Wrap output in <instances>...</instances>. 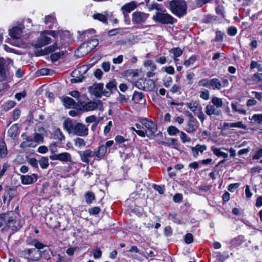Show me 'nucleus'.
Wrapping results in <instances>:
<instances>
[{"label":"nucleus","mask_w":262,"mask_h":262,"mask_svg":"<svg viewBox=\"0 0 262 262\" xmlns=\"http://www.w3.org/2000/svg\"><path fill=\"white\" fill-rule=\"evenodd\" d=\"M28 245H33L35 248L31 249H27L21 252L22 256L28 261H37L41 258V251L43 248L47 246L39 242L37 239H34L32 242H28Z\"/></svg>","instance_id":"1"},{"label":"nucleus","mask_w":262,"mask_h":262,"mask_svg":"<svg viewBox=\"0 0 262 262\" xmlns=\"http://www.w3.org/2000/svg\"><path fill=\"white\" fill-rule=\"evenodd\" d=\"M63 128L70 134L85 137L88 135V128L83 124L73 122L71 119H66L63 123Z\"/></svg>","instance_id":"2"},{"label":"nucleus","mask_w":262,"mask_h":262,"mask_svg":"<svg viewBox=\"0 0 262 262\" xmlns=\"http://www.w3.org/2000/svg\"><path fill=\"white\" fill-rule=\"evenodd\" d=\"M165 6L171 13L179 17L184 16L187 13V5L184 0H171L164 3Z\"/></svg>","instance_id":"3"},{"label":"nucleus","mask_w":262,"mask_h":262,"mask_svg":"<svg viewBox=\"0 0 262 262\" xmlns=\"http://www.w3.org/2000/svg\"><path fill=\"white\" fill-rule=\"evenodd\" d=\"M57 34V37L59 36L60 41L59 42L58 39L56 40L55 42L45 49L46 53H50L60 49L61 47L64 44V40L66 39L70 38V32L68 31H56Z\"/></svg>","instance_id":"4"},{"label":"nucleus","mask_w":262,"mask_h":262,"mask_svg":"<svg viewBox=\"0 0 262 262\" xmlns=\"http://www.w3.org/2000/svg\"><path fill=\"white\" fill-rule=\"evenodd\" d=\"M5 220L7 227L13 231H18L22 227L19 219L14 212L7 213Z\"/></svg>","instance_id":"5"},{"label":"nucleus","mask_w":262,"mask_h":262,"mask_svg":"<svg viewBox=\"0 0 262 262\" xmlns=\"http://www.w3.org/2000/svg\"><path fill=\"white\" fill-rule=\"evenodd\" d=\"M90 67L87 65H83L77 69L75 70L72 73L71 82L73 83L81 82L83 81L88 76L87 72Z\"/></svg>","instance_id":"6"},{"label":"nucleus","mask_w":262,"mask_h":262,"mask_svg":"<svg viewBox=\"0 0 262 262\" xmlns=\"http://www.w3.org/2000/svg\"><path fill=\"white\" fill-rule=\"evenodd\" d=\"M50 36H53L55 38H57V34L56 31H44L41 32L39 37L37 39L35 47L37 48H41L49 44L51 41Z\"/></svg>","instance_id":"7"},{"label":"nucleus","mask_w":262,"mask_h":262,"mask_svg":"<svg viewBox=\"0 0 262 262\" xmlns=\"http://www.w3.org/2000/svg\"><path fill=\"white\" fill-rule=\"evenodd\" d=\"M78 106L81 110L86 112L92 111L96 109H98L100 111L104 110L103 102L99 100L96 102L91 101L88 102H84L83 100L80 101Z\"/></svg>","instance_id":"8"},{"label":"nucleus","mask_w":262,"mask_h":262,"mask_svg":"<svg viewBox=\"0 0 262 262\" xmlns=\"http://www.w3.org/2000/svg\"><path fill=\"white\" fill-rule=\"evenodd\" d=\"M98 45V40L97 39H93L81 45L77 50V53H80L78 55L79 57H82L86 55Z\"/></svg>","instance_id":"9"},{"label":"nucleus","mask_w":262,"mask_h":262,"mask_svg":"<svg viewBox=\"0 0 262 262\" xmlns=\"http://www.w3.org/2000/svg\"><path fill=\"white\" fill-rule=\"evenodd\" d=\"M140 122L142 125H144L146 128V136L151 138L155 136L157 130V126L155 122L149 120L146 118L140 120Z\"/></svg>","instance_id":"10"},{"label":"nucleus","mask_w":262,"mask_h":262,"mask_svg":"<svg viewBox=\"0 0 262 262\" xmlns=\"http://www.w3.org/2000/svg\"><path fill=\"white\" fill-rule=\"evenodd\" d=\"M152 19L163 24H172L174 18L168 13L157 12L152 16Z\"/></svg>","instance_id":"11"},{"label":"nucleus","mask_w":262,"mask_h":262,"mask_svg":"<svg viewBox=\"0 0 262 262\" xmlns=\"http://www.w3.org/2000/svg\"><path fill=\"white\" fill-rule=\"evenodd\" d=\"M89 92L90 94L94 95L96 97L101 98L104 96V90H103V84L102 83H94L89 88Z\"/></svg>","instance_id":"12"},{"label":"nucleus","mask_w":262,"mask_h":262,"mask_svg":"<svg viewBox=\"0 0 262 262\" xmlns=\"http://www.w3.org/2000/svg\"><path fill=\"white\" fill-rule=\"evenodd\" d=\"M50 159L53 161L58 160L63 162H70L72 161L71 154L67 152L51 155L50 156Z\"/></svg>","instance_id":"13"},{"label":"nucleus","mask_w":262,"mask_h":262,"mask_svg":"<svg viewBox=\"0 0 262 262\" xmlns=\"http://www.w3.org/2000/svg\"><path fill=\"white\" fill-rule=\"evenodd\" d=\"M148 16V14L139 11H136L133 13L132 21L135 24H141L145 22Z\"/></svg>","instance_id":"14"},{"label":"nucleus","mask_w":262,"mask_h":262,"mask_svg":"<svg viewBox=\"0 0 262 262\" xmlns=\"http://www.w3.org/2000/svg\"><path fill=\"white\" fill-rule=\"evenodd\" d=\"M38 179L37 174L33 173L31 175L20 176L21 182L24 185H30L35 183Z\"/></svg>","instance_id":"15"},{"label":"nucleus","mask_w":262,"mask_h":262,"mask_svg":"<svg viewBox=\"0 0 262 262\" xmlns=\"http://www.w3.org/2000/svg\"><path fill=\"white\" fill-rule=\"evenodd\" d=\"M78 154L80 157L81 160L85 163H89L90 162V158L95 157L94 156V152L89 149H85L84 151H79Z\"/></svg>","instance_id":"16"},{"label":"nucleus","mask_w":262,"mask_h":262,"mask_svg":"<svg viewBox=\"0 0 262 262\" xmlns=\"http://www.w3.org/2000/svg\"><path fill=\"white\" fill-rule=\"evenodd\" d=\"M198 126L199 122L195 118L192 120H188L187 122V125L185 130L188 133H193L196 131Z\"/></svg>","instance_id":"17"},{"label":"nucleus","mask_w":262,"mask_h":262,"mask_svg":"<svg viewBox=\"0 0 262 262\" xmlns=\"http://www.w3.org/2000/svg\"><path fill=\"white\" fill-rule=\"evenodd\" d=\"M23 32V30H22V28L16 26L10 30L9 35L14 39H17L20 38Z\"/></svg>","instance_id":"18"},{"label":"nucleus","mask_w":262,"mask_h":262,"mask_svg":"<svg viewBox=\"0 0 262 262\" xmlns=\"http://www.w3.org/2000/svg\"><path fill=\"white\" fill-rule=\"evenodd\" d=\"M106 90H104V96L108 97L113 92L117 90L116 82L115 81H111L106 85Z\"/></svg>","instance_id":"19"},{"label":"nucleus","mask_w":262,"mask_h":262,"mask_svg":"<svg viewBox=\"0 0 262 262\" xmlns=\"http://www.w3.org/2000/svg\"><path fill=\"white\" fill-rule=\"evenodd\" d=\"M207 146L206 145L196 144L194 147H191V149L194 157H197L199 152L202 153L206 150Z\"/></svg>","instance_id":"20"},{"label":"nucleus","mask_w":262,"mask_h":262,"mask_svg":"<svg viewBox=\"0 0 262 262\" xmlns=\"http://www.w3.org/2000/svg\"><path fill=\"white\" fill-rule=\"evenodd\" d=\"M209 89L213 90H220L222 88V84L220 80L216 78L210 79Z\"/></svg>","instance_id":"21"},{"label":"nucleus","mask_w":262,"mask_h":262,"mask_svg":"<svg viewBox=\"0 0 262 262\" xmlns=\"http://www.w3.org/2000/svg\"><path fill=\"white\" fill-rule=\"evenodd\" d=\"M37 144L34 142L33 140L30 137H27L25 141L22 142L20 145L21 148H24L26 147H35Z\"/></svg>","instance_id":"22"},{"label":"nucleus","mask_w":262,"mask_h":262,"mask_svg":"<svg viewBox=\"0 0 262 262\" xmlns=\"http://www.w3.org/2000/svg\"><path fill=\"white\" fill-rule=\"evenodd\" d=\"M206 113L210 116L212 115H219L221 111L216 110V108L213 104H208L206 107Z\"/></svg>","instance_id":"23"},{"label":"nucleus","mask_w":262,"mask_h":262,"mask_svg":"<svg viewBox=\"0 0 262 262\" xmlns=\"http://www.w3.org/2000/svg\"><path fill=\"white\" fill-rule=\"evenodd\" d=\"M155 83L151 79H145L143 82L142 89L146 91H150L154 89Z\"/></svg>","instance_id":"24"},{"label":"nucleus","mask_w":262,"mask_h":262,"mask_svg":"<svg viewBox=\"0 0 262 262\" xmlns=\"http://www.w3.org/2000/svg\"><path fill=\"white\" fill-rule=\"evenodd\" d=\"M137 4L135 2L133 1L129 3H127L124 5L121 8V10H122L123 13L126 12V13H129L133 10H134L137 7Z\"/></svg>","instance_id":"25"},{"label":"nucleus","mask_w":262,"mask_h":262,"mask_svg":"<svg viewBox=\"0 0 262 262\" xmlns=\"http://www.w3.org/2000/svg\"><path fill=\"white\" fill-rule=\"evenodd\" d=\"M185 105L194 114L202 106L198 102L192 101L189 103H186Z\"/></svg>","instance_id":"26"},{"label":"nucleus","mask_w":262,"mask_h":262,"mask_svg":"<svg viewBox=\"0 0 262 262\" xmlns=\"http://www.w3.org/2000/svg\"><path fill=\"white\" fill-rule=\"evenodd\" d=\"M53 138L56 140H58L60 142H62L65 140V136L59 128H57L54 132Z\"/></svg>","instance_id":"27"},{"label":"nucleus","mask_w":262,"mask_h":262,"mask_svg":"<svg viewBox=\"0 0 262 262\" xmlns=\"http://www.w3.org/2000/svg\"><path fill=\"white\" fill-rule=\"evenodd\" d=\"M61 99L64 105L67 108H70L71 106H74L76 103L74 99L68 96L63 97Z\"/></svg>","instance_id":"28"},{"label":"nucleus","mask_w":262,"mask_h":262,"mask_svg":"<svg viewBox=\"0 0 262 262\" xmlns=\"http://www.w3.org/2000/svg\"><path fill=\"white\" fill-rule=\"evenodd\" d=\"M32 20L30 18H27L22 21L21 24L19 25L20 28H22L24 30L26 29L27 30H30L32 27Z\"/></svg>","instance_id":"29"},{"label":"nucleus","mask_w":262,"mask_h":262,"mask_svg":"<svg viewBox=\"0 0 262 262\" xmlns=\"http://www.w3.org/2000/svg\"><path fill=\"white\" fill-rule=\"evenodd\" d=\"M132 99L136 103H139L142 101L145 102L144 94L142 92H135Z\"/></svg>","instance_id":"30"},{"label":"nucleus","mask_w":262,"mask_h":262,"mask_svg":"<svg viewBox=\"0 0 262 262\" xmlns=\"http://www.w3.org/2000/svg\"><path fill=\"white\" fill-rule=\"evenodd\" d=\"M70 95L75 98L77 100V105H79V101H82L85 98L84 95H80L79 92L77 91H73L70 93Z\"/></svg>","instance_id":"31"},{"label":"nucleus","mask_w":262,"mask_h":262,"mask_svg":"<svg viewBox=\"0 0 262 262\" xmlns=\"http://www.w3.org/2000/svg\"><path fill=\"white\" fill-rule=\"evenodd\" d=\"M107 148L104 145L100 146L97 151L94 152V156L98 158H102L106 154Z\"/></svg>","instance_id":"32"},{"label":"nucleus","mask_w":262,"mask_h":262,"mask_svg":"<svg viewBox=\"0 0 262 262\" xmlns=\"http://www.w3.org/2000/svg\"><path fill=\"white\" fill-rule=\"evenodd\" d=\"M18 126L17 124L12 125L8 131V135L9 137L14 138L18 133Z\"/></svg>","instance_id":"33"},{"label":"nucleus","mask_w":262,"mask_h":262,"mask_svg":"<svg viewBox=\"0 0 262 262\" xmlns=\"http://www.w3.org/2000/svg\"><path fill=\"white\" fill-rule=\"evenodd\" d=\"M231 107L233 110L235 112H237L243 115H246L247 113V111L245 110L242 108L240 107V105L237 102L232 103L231 104Z\"/></svg>","instance_id":"34"},{"label":"nucleus","mask_w":262,"mask_h":262,"mask_svg":"<svg viewBox=\"0 0 262 262\" xmlns=\"http://www.w3.org/2000/svg\"><path fill=\"white\" fill-rule=\"evenodd\" d=\"M7 154V149L6 143L4 140L0 142V156L2 158L6 157Z\"/></svg>","instance_id":"35"},{"label":"nucleus","mask_w":262,"mask_h":262,"mask_svg":"<svg viewBox=\"0 0 262 262\" xmlns=\"http://www.w3.org/2000/svg\"><path fill=\"white\" fill-rule=\"evenodd\" d=\"M170 53L173 54V59H176V58H178L181 56L183 53V50L179 47L171 49L169 50Z\"/></svg>","instance_id":"36"},{"label":"nucleus","mask_w":262,"mask_h":262,"mask_svg":"<svg viewBox=\"0 0 262 262\" xmlns=\"http://www.w3.org/2000/svg\"><path fill=\"white\" fill-rule=\"evenodd\" d=\"M211 102L216 108L222 107L223 104L222 99L217 97H213L211 99Z\"/></svg>","instance_id":"37"},{"label":"nucleus","mask_w":262,"mask_h":262,"mask_svg":"<svg viewBox=\"0 0 262 262\" xmlns=\"http://www.w3.org/2000/svg\"><path fill=\"white\" fill-rule=\"evenodd\" d=\"M211 150L213 152V154L217 157H223L224 158L228 157V154L226 152L222 151L221 150V148L212 147Z\"/></svg>","instance_id":"38"},{"label":"nucleus","mask_w":262,"mask_h":262,"mask_svg":"<svg viewBox=\"0 0 262 262\" xmlns=\"http://www.w3.org/2000/svg\"><path fill=\"white\" fill-rule=\"evenodd\" d=\"M15 102L13 101H8L4 103L2 105L3 110L5 111H8L10 109L13 108L15 105Z\"/></svg>","instance_id":"39"},{"label":"nucleus","mask_w":262,"mask_h":262,"mask_svg":"<svg viewBox=\"0 0 262 262\" xmlns=\"http://www.w3.org/2000/svg\"><path fill=\"white\" fill-rule=\"evenodd\" d=\"M38 163L42 169H47L49 165V159L47 157H41Z\"/></svg>","instance_id":"40"},{"label":"nucleus","mask_w":262,"mask_h":262,"mask_svg":"<svg viewBox=\"0 0 262 262\" xmlns=\"http://www.w3.org/2000/svg\"><path fill=\"white\" fill-rule=\"evenodd\" d=\"M95 196L94 193L92 191H88L85 194V202L88 204H91L92 201L95 200Z\"/></svg>","instance_id":"41"},{"label":"nucleus","mask_w":262,"mask_h":262,"mask_svg":"<svg viewBox=\"0 0 262 262\" xmlns=\"http://www.w3.org/2000/svg\"><path fill=\"white\" fill-rule=\"evenodd\" d=\"M194 115L197 116L202 124L203 123L204 120L206 119V116L203 112L202 106Z\"/></svg>","instance_id":"42"},{"label":"nucleus","mask_w":262,"mask_h":262,"mask_svg":"<svg viewBox=\"0 0 262 262\" xmlns=\"http://www.w3.org/2000/svg\"><path fill=\"white\" fill-rule=\"evenodd\" d=\"M209 92L207 89H203L200 92V97L204 100H209Z\"/></svg>","instance_id":"43"},{"label":"nucleus","mask_w":262,"mask_h":262,"mask_svg":"<svg viewBox=\"0 0 262 262\" xmlns=\"http://www.w3.org/2000/svg\"><path fill=\"white\" fill-rule=\"evenodd\" d=\"M93 18L95 19H98L104 24H107V18L104 14L101 13L95 14L93 15Z\"/></svg>","instance_id":"44"},{"label":"nucleus","mask_w":262,"mask_h":262,"mask_svg":"<svg viewBox=\"0 0 262 262\" xmlns=\"http://www.w3.org/2000/svg\"><path fill=\"white\" fill-rule=\"evenodd\" d=\"M74 144L76 146L79 148L84 147L86 145L84 140L80 138H77L74 140Z\"/></svg>","instance_id":"45"},{"label":"nucleus","mask_w":262,"mask_h":262,"mask_svg":"<svg viewBox=\"0 0 262 262\" xmlns=\"http://www.w3.org/2000/svg\"><path fill=\"white\" fill-rule=\"evenodd\" d=\"M64 54V52L60 51L58 52L54 53L51 55V59L53 61H57Z\"/></svg>","instance_id":"46"},{"label":"nucleus","mask_w":262,"mask_h":262,"mask_svg":"<svg viewBox=\"0 0 262 262\" xmlns=\"http://www.w3.org/2000/svg\"><path fill=\"white\" fill-rule=\"evenodd\" d=\"M33 141L37 145L39 143H43V137L42 135L39 133H35Z\"/></svg>","instance_id":"47"},{"label":"nucleus","mask_w":262,"mask_h":262,"mask_svg":"<svg viewBox=\"0 0 262 262\" xmlns=\"http://www.w3.org/2000/svg\"><path fill=\"white\" fill-rule=\"evenodd\" d=\"M210 79L208 78L203 79L199 80L198 85L199 86L206 87L209 89Z\"/></svg>","instance_id":"48"},{"label":"nucleus","mask_w":262,"mask_h":262,"mask_svg":"<svg viewBox=\"0 0 262 262\" xmlns=\"http://www.w3.org/2000/svg\"><path fill=\"white\" fill-rule=\"evenodd\" d=\"M180 132L181 131L174 126H170L167 128V132L170 136L176 135L177 133H180Z\"/></svg>","instance_id":"49"},{"label":"nucleus","mask_w":262,"mask_h":262,"mask_svg":"<svg viewBox=\"0 0 262 262\" xmlns=\"http://www.w3.org/2000/svg\"><path fill=\"white\" fill-rule=\"evenodd\" d=\"M250 68L251 70L254 69L255 68H257L258 71L259 72L262 71V66L260 64H259L257 61H252L251 62Z\"/></svg>","instance_id":"50"},{"label":"nucleus","mask_w":262,"mask_h":262,"mask_svg":"<svg viewBox=\"0 0 262 262\" xmlns=\"http://www.w3.org/2000/svg\"><path fill=\"white\" fill-rule=\"evenodd\" d=\"M180 134L181 140L183 143L190 142V138L185 133L181 131Z\"/></svg>","instance_id":"51"},{"label":"nucleus","mask_w":262,"mask_h":262,"mask_svg":"<svg viewBox=\"0 0 262 262\" xmlns=\"http://www.w3.org/2000/svg\"><path fill=\"white\" fill-rule=\"evenodd\" d=\"M123 32V29L121 28H117L108 31V34L109 36H114L118 34L121 33Z\"/></svg>","instance_id":"52"},{"label":"nucleus","mask_w":262,"mask_h":262,"mask_svg":"<svg viewBox=\"0 0 262 262\" xmlns=\"http://www.w3.org/2000/svg\"><path fill=\"white\" fill-rule=\"evenodd\" d=\"M55 20V18L53 16L48 15L45 17L44 22L46 24L49 23L54 24Z\"/></svg>","instance_id":"53"},{"label":"nucleus","mask_w":262,"mask_h":262,"mask_svg":"<svg viewBox=\"0 0 262 262\" xmlns=\"http://www.w3.org/2000/svg\"><path fill=\"white\" fill-rule=\"evenodd\" d=\"M251 120L257 122L259 124H262V114H255L254 115Z\"/></svg>","instance_id":"54"},{"label":"nucleus","mask_w":262,"mask_h":262,"mask_svg":"<svg viewBox=\"0 0 262 262\" xmlns=\"http://www.w3.org/2000/svg\"><path fill=\"white\" fill-rule=\"evenodd\" d=\"M195 60L196 59L195 57L191 56L188 59H187L184 62V64L185 67H189L190 66L193 64Z\"/></svg>","instance_id":"55"},{"label":"nucleus","mask_w":262,"mask_h":262,"mask_svg":"<svg viewBox=\"0 0 262 262\" xmlns=\"http://www.w3.org/2000/svg\"><path fill=\"white\" fill-rule=\"evenodd\" d=\"M232 127H237L245 129L247 126L246 125L244 124L242 121H238L237 122L232 123Z\"/></svg>","instance_id":"56"},{"label":"nucleus","mask_w":262,"mask_h":262,"mask_svg":"<svg viewBox=\"0 0 262 262\" xmlns=\"http://www.w3.org/2000/svg\"><path fill=\"white\" fill-rule=\"evenodd\" d=\"M252 80L256 82L262 80V73H255L252 77Z\"/></svg>","instance_id":"57"},{"label":"nucleus","mask_w":262,"mask_h":262,"mask_svg":"<svg viewBox=\"0 0 262 262\" xmlns=\"http://www.w3.org/2000/svg\"><path fill=\"white\" fill-rule=\"evenodd\" d=\"M227 33L230 36H235L237 33V29L235 27L228 28Z\"/></svg>","instance_id":"58"},{"label":"nucleus","mask_w":262,"mask_h":262,"mask_svg":"<svg viewBox=\"0 0 262 262\" xmlns=\"http://www.w3.org/2000/svg\"><path fill=\"white\" fill-rule=\"evenodd\" d=\"M185 242L186 244H189L193 242V235L191 233H187L185 235Z\"/></svg>","instance_id":"59"},{"label":"nucleus","mask_w":262,"mask_h":262,"mask_svg":"<svg viewBox=\"0 0 262 262\" xmlns=\"http://www.w3.org/2000/svg\"><path fill=\"white\" fill-rule=\"evenodd\" d=\"M100 211V209L98 207H95L89 209V212L90 214L92 215H96L99 213Z\"/></svg>","instance_id":"60"},{"label":"nucleus","mask_w":262,"mask_h":262,"mask_svg":"<svg viewBox=\"0 0 262 262\" xmlns=\"http://www.w3.org/2000/svg\"><path fill=\"white\" fill-rule=\"evenodd\" d=\"M26 96V92L25 91H23L21 93H17L15 95V98L18 101L21 100L22 98H25Z\"/></svg>","instance_id":"61"},{"label":"nucleus","mask_w":262,"mask_h":262,"mask_svg":"<svg viewBox=\"0 0 262 262\" xmlns=\"http://www.w3.org/2000/svg\"><path fill=\"white\" fill-rule=\"evenodd\" d=\"M7 78V71L6 68L0 71V80H5Z\"/></svg>","instance_id":"62"},{"label":"nucleus","mask_w":262,"mask_h":262,"mask_svg":"<svg viewBox=\"0 0 262 262\" xmlns=\"http://www.w3.org/2000/svg\"><path fill=\"white\" fill-rule=\"evenodd\" d=\"M172 78L171 77H166L165 78V79L164 80V82H163V84L164 85L165 87L166 88H168L171 83L172 82Z\"/></svg>","instance_id":"63"},{"label":"nucleus","mask_w":262,"mask_h":262,"mask_svg":"<svg viewBox=\"0 0 262 262\" xmlns=\"http://www.w3.org/2000/svg\"><path fill=\"white\" fill-rule=\"evenodd\" d=\"M182 199L183 195L180 193H177L173 197V200L176 203L180 202Z\"/></svg>","instance_id":"64"}]
</instances>
